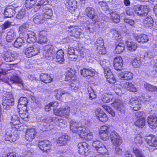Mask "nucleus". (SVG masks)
Masks as SVG:
<instances>
[{
	"mask_svg": "<svg viewBox=\"0 0 157 157\" xmlns=\"http://www.w3.org/2000/svg\"><path fill=\"white\" fill-rule=\"evenodd\" d=\"M51 44H49L43 47V54L45 58L48 60H52L55 57L56 53V61L60 64H63L64 62V52L62 50L58 51Z\"/></svg>",
	"mask_w": 157,
	"mask_h": 157,
	"instance_id": "f257e3e1",
	"label": "nucleus"
},
{
	"mask_svg": "<svg viewBox=\"0 0 157 157\" xmlns=\"http://www.w3.org/2000/svg\"><path fill=\"white\" fill-rule=\"evenodd\" d=\"M70 129L73 133L78 135L80 137L86 140H91L93 136L90 131L78 122L71 120L70 122Z\"/></svg>",
	"mask_w": 157,
	"mask_h": 157,
	"instance_id": "f03ea898",
	"label": "nucleus"
},
{
	"mask_svg": "<svg viewBox=\"0 0 157 157\" xmlns=\"http://www.w3.org/2000/svg\"><path fill=\"white\" fill-rule=\"evenodd\" d=\"M41 13H38L33 16V21L36 24L43 23L45 19L50 18L53 14L52 10L48 7L45 6L40 10Z\"/></svg>",
	"mask_w": 157,
	"mask_h": 157,
	"instance_id": "7ed1b4c3",
	"label": "nucleus"
},
{
	"mask_svg": "<svg viewBox=\"0 0 157 157\" xmlns=\"http://www.w3.org/2000/svg\"><path fill=\"white\" fill-rule=\"evenodd\" d=\"M92 146L95 148V150L92 153V157H104L105 155H109V152L105 146L100 140H93Z\"/></svg>",
	"mask_w": 157,
	"mask_h": 157,
	"instance_id": "20e7f679",
	"label": "nucleus"
},
{
	"mask_svg": "<svg viewBox=\"0 0 157 157\" xmlns=\"http://www.w3.org/2000/svg\"><path fill=\"white\" fill-rule=\"evenodd\" d=\"M124 89L134 92L138 91V89L132 83L125 81L121 82V85L117 84L114 88L116 94L120 96L124 93Z\"/></svg>",
	"mask_w": 157,
	"mask_h": 157,
	"instance_id": "39448f33",
	"label": "nucleus"
},
{
	"mask_svg": "<svg viewBox=\"0 0 157 157\" xmlns=\"http://www.w3.org/2000/svg\"><path fill=\"white\" fill-rule=\"evenodd\" d=\"M85 14L89 17L92 19L93 21L95 22V23L98 22L97 24L100 27H101L100 23H101L100 21H108L107 16L103 14H101L100 15V16L101 17L99 18L97 15H95V9L93 8L90 7L86 8L85 10Z\"/></svg>",
	"mask_w": 157,
	"mask_h": 157,
	"instance_id": "423d86ee",
	"label": "nucleus"
},
{
	"mask_svg": "<svg viewBox=\"0 0 157 157\" xmlns=\"http://www.w3.org/2000/svg\"><path fill=\"white\" fill-rule=\"evenodd\" d=\"M10 5V15L12 17L15 15L16 10L17 9L18 12L16 16V17L18 19H21L25 16L26 10L25 7H18V5L11 3Z\"/></svg>",
	"mask_w": 157,
	"mask_h": 157,
	"instance_id": "0eeeda50",
	"label": "nucleus"
},
{
	"mask_svg": "<svg viewBox=\"0 0 157 157\" xmlns=\"http://www.w3.org/2000/svg\"><path fill=\"white\" fill-rule=\"evenodd\" d=\"M40 46L39 44H36L26 48L25 53L26 57L31 58L39 54L40 51Z\"/></svg>",
	"mask_w": 157,
	"mask_h": 157,
	"instance_id": "6e6552de",
	"label": "nucleus"
},
{
	"mask_svg": "<svg viewBox=\"0 0 157 157\" xmlns=\"http://www.w3.org/2000/svg\"><path fill=\"white\" fill-rule=\"evenodd\" d=\"M89 147L88 144L85 142L79 143L78 145V153L82 155L90 156L92 152L89 149Z\"/></svg>",
	"mask_w": 157,
	"mask_h": 157,
	"instance_id": "1a4fd4ad",
	"label": "nucleus"
},
{
	"mask_svg": "<svg viewBox=\"0 0 157 157\" xmlns=\"http://www.w3.org/2000/svg\"><path fill=\"white\" fill-rule=\"evenodd\" d=\"M42 122H44L48 123L51 121L54 122L56 125L59 126L61 128L64 127L66 122L63 119L59 118L56 117H49L48 119H44L43 117L41 118Z\"/></svg>",
	"mask_w": 157,
	"mask_h": 157,
	"instance_id": "9d476101",
	"label": "nucleus"
},
{
	"mask_svg": "<svg viewBox=\"0 0 157 157\" xmlns=\"http://www.w3.org/2000/svg\"><path fill=\"white\" fill-rule=\"evenodd\" d=\"M110 132V126L105 124L101 126L99 133L100 138L104 140H107L109 138V133Z\"/></svg>",
	"mask_w": 157,
	"mask_h": 157,
	"instance_id": "9b49d317",
	"label": "nucleus"
},
{
	"mask_svg": "<svg viewBox=\"0 0 157 157\" xmlns=\"http://www.w3.org/2000/svg\"><path fill=\"white\" fill-rule=\"evenodd\" d=\"M70 108L68 107L65 108H60L58 109H54V114L61 117L68 118L70 113Z\"/></svg>",
	"mask_w": 157,
	"mask_h": 157,
	"instance_id": "f8f14e48",
	"label": "nucleus"
},
{
	"mask_svg": "<svg viewBox=\"0 0 157 157\" xmlns=\"http://www.w3.org/2000/svg\"><path fill=\"white\" fill-rule=\"evenodd\" d=\"M38 145L41 150L47 153H50L52 150V145L50 142L48 140L39 141Z\"/></svg>",
	"mask_w": 157,
	"mask_h": 157,
	"instance_id": "ddd939ff",
	"label": "nucleus"
},
{
	"mask_svg": "<svg viewBox=\"0 0 157 157\" xmlns=\"http://www.w3.org/2000/svg\"><path fill=\"white\" fill-rule=\"evenodd\" d=\"M135 9V13L138 16L141 17L146 16L150 10L148 7L145 5L137 6Z\"/></svg>",
	"mask_w": 157,
	"mask_h": 157,
	"instance_id": "4468645a",
	"label": "nucleus"
},
{
	"mask_svg": "<svg viewBox=\"0 0 157 157\" xmlns=\"http://www.w3.org/2000/svg\"><path fill=\"white\" fill-rule=\"evenodd\" d=\"M110 137L112 143L115 146H119L122 142L121 137L115 131L111 132Z\"/></svg>",
	"mask_w": 157,
	"mask_h": 157,
	"instance_id": "2eb2a0df",
	"label": "nucleus"
},
{
	"mask_svg": "<svg viewBox=\"0 0 157 157\" xmlns=\"http://www.w3.org/2000/svg\"><path fill=\"white\" fill-rule=\"evenodd\" d=\"M143 113L142 111H138L135 113L136 117L138 118L134 123L135 126L139 128H142L145 125V120L142 117Z\"/></svg>",
	"mask_w": 157,
	"mask_h": 157,
	"instance_id": "dca6fc26",
	"label": "nucleus"
},
{
	"mask_svg": "<svg viewBox=\"0 0 157 157\" xmlns=\"http://www.w3.org/2000/svg\"><path fill=\"white\" fill-rule=\"evenodd\" d=\"M95 113L96 116L100 121L105 122L108 120V117L107 115L101 108H98L96 109Z\"/></svg>",
	"mask_w": 157,
	"mask_h": 157,
	"instance_id": "f3484780",
	"label": "nucleus"
},
{
	"mask_svg": "<svg viewBox=\"0 0 157 157\" xmlns=\"http://www.w3.org/2000/svg\"><path fill=\"white\" fill-rule=\"evenodd\" d=\"M123 65V60L122 58L118 56L113 59V67L114 69L119 71L122 70Z\"/></svg>",
	"mask_w": 157,
	"mask_h": 157,
	"instance_id": "a211bd4d",
	"label": "nucleus"
},
{
	"mask_svg": "<svg viewBox=\"0 0 157 157\" xmlns=\"http://www.w3.org/2000/svg\"><path fill=\"white\" fill-rule=\"evenodd\" d=\"M36 133V131L34 128H28L25 133V139L28 141H32L35 138Z\"/></svg>",
	"mask_w": 157,
	"mask_h": 157,
	"instance_id": "6ab92c4d",
	"label": "nucleus"
},
{
	"mask_svg": "<svg viewBox=\"0 0 157 157\" xmlns=\"http://www.w3.org/2000/svg\"><path fill=\"white\" fill-rule=\"evenodd\" d=\"M94 22L95 23H93L92 22H90L89 21H87L86 22L87 25L85 27L86 30L90 33H93L94 32L96 29V26L95 25H95H97L99 28H102L104 25V24L102 22L100 21L101 23H100V25L101 27H100L97 24L98 22L95 23V22Z\"/></svg>",
	"mask_w": 157,
	"mask_h": 157,
	"instance_id": "aec40b11",
	"label": "nucleus"
},
{
	"mask_svg": "<svg viewBox=\"0 0 157 157\" xmlns=\"http://www.w3.org/2000/svg\"><path fill=\"white\" fill-rule=\"evenodd\" d=\"M145 139L147 143L150 146L155 147L157 146V138L154 135L149 134L145 137Z\"/></svg>",
	"mask_w": 157,
	"mask_h": 157,
	"instance_id": "412c9836",
	"label": "nucleus"
},
{
	"mask_svg": "<svg viewBox=\"0 0 157 157\" xmlns=\"http://www.w3.org/2000/svg\"><path fill=\"white\" fill-rule=\"evenodd\" d=\"M118 76L121 80H128L132 78L133 75L130 71H124L119 73Z\"/></svg>",
	"mask_w": 157,
	"mask_h": 157,
	"instance_id": "4be33fe9",
	"label": "nucleus"
},
{
	"mask_svg": "<svg viewBox=\"0 0 157 157\" xmlns=\"http://www.w3.org/2000/svg\"><path fill=\"white\" fill-rule=\"evenodd\" d=\"M104 74L106 80L110 84H113L116 82V80L109 68L105 69Z\"/></svg>",
	"mask_w": 157,
	"mask_h": 157,
	"instance_id": "5701e85b",
	"label": "nucleus"
},
{
	"mask_svg": "<svg viewBox=\"0 0 157 157\" xmlns=\"http://www.w3.org/2000/svg\"><path fill=\"white\" fill-rule=\"evenodd\" d=\"M112 106L117 110L120 111L121 113H124L125 109L123 103L122 101L118 100H116L112 104Z\"/></svg>",
	"mask_w": 157,
	"mask_h": 157,
	"instance_id": "b1692460",
	"label": "nucleus"
},
{
	"mask_svg": "<svg viewBox=\"0 0 157 157\" xmlns=\"http://www.w3.org/2000/svg\"><path fill=\"white\" fill-rule=\"evenodd\" d=\"M3 105L7 110L10 109V93L9 92L5 91L3 95Z\"/></svg>",
	"mask_w": 157,
	"mask_h": 157,
	"instance_id": "393cba45",
	"label": "nucleus"
},
{
	"mask_svg": "<svg viewBox=\"0 0 157 157\" xmlns=\"http://www.w3.org/2000/svg\"><path fill=\"white\" fill-rule=\"evenodd\" d=\"M147 122L151 128H156L157 127V117L155 115L148 116L147 118Z\"/></svg>",
	"mask_w": 157,
	"mask_h": 157,
	"instance_id": "a878e982",
	"label": "nucleus"
},
{
	"mask_svg": "<svg viewBox=\"0 0 157 157\" xmlns=\"http://www.w3.org/2000/svg\"><path fill=\"white\" fill-rule=\"evenodd\" d=\"M65 6L70 11L75 10L77 3L76 0H67L64 2Z\"/></svg>",
	"mask_w": 157,
	"mask_h": 157,
	"instance_id": "bb28decb",
	"label": "nucleus"
},
{
	"mask_svg": "<svg viewBox=\"0 0 157 157\" xmlns=\"http://www.w3.org/2000/svg\"><path fill=\"white\" fill-rule=\"evenodd\" d=\"M75 71L71 68H70L68 70L65 74V80L68 81L74 80L75 78Z\"/></svg>",
	"mask_w": 157,
	"mask_h": 157,
	"instance_id": "cd10ccee",
	"label": "nucleus"
},
{
	"mask_svg": "<svg viewBox=\"0 0 157 157\" xmlns=\"http://www.w3.org/2000/svg\"><path fill=\"white\" fill-rule=\"evenodd\" d=\"M124 41L122 40H119L116 43V48L115 50L116 53L117 54L122 53L124 50Z\"/></svg>",
	"mask_w": 157,
	"mask_h": 157,
	"instance_id": "c85d7f7f",
	"label": "nucleus"
},
{
	"mask_svg": "<svg viewBox=\"0 0 157 157\" xmlns=\"http://www.w3.org/2000/svg\"><path fill=\"white\" fill-rule=\"evenodd\" d=\"M80 72L81 75L84 77L88 76L92 77L95 75V71L94 70L91 68H84L80 70Z\"/></svg>",
	"mask_w": 157,
	"mask_h": 157,
	"instance_id": "c756f323",
	"label": "nucleus"
},
{
	"mask_svg": "<svg viewBox=\"0 0 157 157\" xmlns=\"http://www.w3.org/2000/svg\"><path fill=\"white\" fill-rule=\"evenodd\" d=\"M154 21L151 16H148L143 20L144 26L146 28L151 29L153 26Z\"/></svg>",
	"mask_w": 157,
	"mask_h": 157,
	"instance_id": "7c9ffc66",
	"label": "nucleus"
},
{
	"mask_svg": "<svg viewBox=\"0 0 157 157\" xmlns=\"http://www.w3.org/2000/svg\"><path fill=\"white\" fill-rule=\"evenodd\" d=\"M10 75L6 70L2 71L0 72V80L10 84V79L9 78Z\"/></svg>",
	"mask_w": 157,
	"mask_h": 157,
	"instance_id": "2f4dec72",
	"label": "nucleus"
},
{
	"mask_svg": "<svg viewBox=\"0 0 157 157\" xmlns=\"http://www.w3.org/2000/svg\"><path fill=\"white\" fill-rule=\"evenodd\" d=\"M140 102L138 100L132 98L130 101L129 105L132 109L137 111L141 107Z\"/></svg>",
	"mask_w": 157,
	"mask_h": 157,
	"instance_id": "473e14b6",
	"label": "nucleus"
},
{
	"mask_svg": "<svg viewBox=\"0 0 157 157\" xmlns=\"http://www.w3.org/2000/svg\"><path fill=\"white\" fill-rule=\"evenodd\" d=\"M70 137L67 134L63 135L58 138L57 141V144L60 145H63L67 144L70 140Z\"/></svg>",
	"mask_w": 157,
	"mask_h": 157,
	"instance_id": "72a5a7b5",
	"label": "nucleus"
},
{
	"mask_svg": "<svg viewBox=\"0 0 157 157\" xmlns=\"http://www.w3.org/2000/svg\"><path fill=\"white\" fill-rule=\"evenodd\" d=\"M12 71L10 72V75L11 74H13V76L10 78V82L12 83L17 84L20 87L23 86V83L21 79L16 74L14 75L12 74Z\"/></svg>",
	"mask_w": 157,
	"mask_h": 157,
	"instance_id": "f704fd0d",
	"label": "nucleus"
},
{
	"mask_svg": "<svg viewBox=\"0 0 157 157\" xmlns=\"http://www.w3.org/2000/svg\"><path fill=\"white\" fill-rule=\"evenodd\" d=\"M46 32L45 31H42L40 32L39 39L37 41V44H45L47 41V39L45 35Z\"/></svg>",
	"mask_w": 157,
	"mask_h": 157,
	"instance_id": "c9c22d12",
	"label": "nucleus"
},
{
	"mask_svg": "<svg viewBox=\"0 0 157 157\" xmlns=\"http://www.w3.org/2000/svg\"><path fill=\"white\" fill-rule=\"evenodd\" d=\"M134 37L138 42L140 43L147 42L149 40L147 36L144 34L134 35Z\"/></svg>",
	"mask_w": 157,
	"mask_h": 157,
	"instance_id": "e433bc0d",
	"label": "nucleus"
},
{
	"mask_svg": "<svg viewBox=\"0 0 157 157\" xmlns=\"http://www.w3.org/2000/svg\"><path fill=\"white\" fill-rule=\"evenodd\" d=\"M27 35L26 41L28 43H32L36 41V39L34 32L30 30L27 33Z\"/></svg>",
	"mask_w": 157,
	"mask_h": 157,
	"instance_id": "4c0bfd02",
	"label": "nucleus"
},
{
	"mask_svg": "<svg viewBox=\"0 0 157 157\" xmlns=\"http://www.w3.org/2000/svg\"><path fill=\"white\" fill-rule=\"evenodd\" d=\"M40 78V80L45 83H50L52 80V76L48 73L41 74Z\"/></svg>",
	"mask_w": 157,
	"mask_h": 157,
	"instance_id": "58836bf2",
	"label": "nucleus"
},
{
	"mask_svg": "<svg viewBox=\"0 0 157 157\" xmlns=\"http://www.w3.org/2000/svg\"><path fill=\"white\" fill-rule=\"evenodd\" d=\"M48 3V0H38L34 8L35 11H38L40 8L41 6H43V8L45 6L47 7L45 5ZM42 8V7L41 9Z\"/></svg>",
	"mask_w": 157,
	"mask_h": 157,
	"instance_id": "ea45409f",
	"label": "nucleus"
},
{
	"mask_svg": "<svg viewBox=\"0 0 157 157\" xmlns=\"http://www.w3.org/2000/svg\"><path fill=\"white\" fill-rule=\"evenodd\" d=\"M55 94L56 95V98L57 99L60 98V97L63 95L67 96L69 98L71 97V95L70 94L65 92L61 89L56 90L55 91Z\"/></svg>",
	"mask_w": 157,
	"mask_h": 157,
	"instance_id": "a19ab883",
	"label": "nucleus"
},
{
	"mask_svg": "<svg viewBox=\"0 0 157 157\" xmlns=\"http://www.w3.org/2000/svg\"><path fill=\"white\" fill-rule=\"evenodd\" d=\"M28 100L27 98L24 97H21L18 101V109H24V107L27 108Z\"/></svg>",
	"mask_w": 157,
	"mask_h": 157,
	"instance_id": "79ce46f5",
	"label": "nucleus"
},
{
	"mask_svg": "<svg viewBox=\"0 0 157 157\" xmlns=\"http://www.w3.org/2000/svg\"><path fill=\"white\" fill-rule=\"evenodd\" d=\"M31 30V27L28 24H26L19 27V32L21 34H25L27 33Z\"/></svg>",
	"mask_w": 157,
	"mask_h": 157,
	"instance_id": "37998d69",
	"label": "nucleus"
},
{
	"mask_svg": "<svg viewBox=\"0 0 157 157\" xmlns=\"http://www.w3.org/2000/svg\"><path fill=\"white\" fill-rule=\"evenodd\" d=\"M102 101L105 103L110 102L113 98V95L109 93H105L102 96Z\"/></svg>",
	"mask_w": 157,
	"mask_h": 157,
	"instance_id": "c03bdc74",
	"label": "nucleus"
},
{
	"mask_svg": "<svg viewBox=\"0 0 157 157\" xmlns=\"http://www.w3.org/2000/svg\"><path fill=\"white\" fill-rule=\"evenodd\" d=\"M127 49L130 51L133 52L135 51L137 48V44L132 41H126Z\"/></svg>",
	"mask_w": 157,
	"mask_h": 157,
	"instance_id": "a18cd8bd",
	"label": "nucleus"
},
{
	"mask_svg": "<svg viewBox=\"0 0 157 157\" xmlns=\"http://www.w3.org/2000/svg\"><path fill=\"white\" fill-rule=\"evenodd\" d=\"M18 113L19 116L21 118L24 119L25 121H28V113L26 107H24V109H20Z\"/></svg>",
	"mask_w": 157,
	"mask_h": 157,
	"instance_id": "49530a36",
	"label": "nucleus"
},
{
	"mask_svg": "<svg viewBox=\"0 0 157 157\" xmlns=\"http://www.w3.org/2000/svg\"><path fill=\"white\" fill-rule=\"evenodd\" d=\"M11 121H10V126L11 125L13 128H17V124L20 122L18 116L16 115H13L12 116Z\"/></svg>",
	"mask_w": 157,
	"mask_h": 157,
	"instance_id": "de8ad7c7",
	"label": "nucleus"
},
{
	"mask_svg": "<svg viewBox=\"0 0 157 157\" xmlns=\"http://www.w3.org/2000/svg\"><path fill=\"white\" fill-rule=\"evenodd\" d=\"M100 64L103 68L104 72H105V69L109 68V67L110 66L109 61L105 59H101L100 61Z\"/></svg>",
	"mask_w": 157,
	"mask_h": 157,
	"instance_id": "09e8293b",
	"label": "nucleus"
},
{
	"mask_svg": "<svg viewBox=\"0 0 157 157\" xmlns=\"http://www.w3.org/2000/svg\"><path fill=\"white\" fill-rule=\"evenodd\" d=\"M144 87L146 90L150 92H157V87L146 83L144 84Z\"/></svg>",
	"mask_w": 157,
	"mask_h": 157,
	"instance_id": "8fccbe9b",
	"label": "nucleus"
},
{
	"mask_svg": "<svg viewBox=\"0 0 157 157\" xmlns=\"http://www.w3.org/2000/svg\"><path fill=\"white\" fill-rule=\"evenodd\" d=\"M26 40H24L23 37L17 38L14 43V46L17 48H19L21 46L25 43Z\"/></svg>",
	"mask_w": 157,
	"mask_h": 157,
	"instance_id": "3c124183",
	"label": "nucleus"
},
{
	"mask_svg": "<svg viewBox=\"0 0 157 157\" xmlns=\"http://www.w3.org/2000/svg\"><path fill=\"white\" fill-rule=\"evenodd\" d=\"M68 53L70 55H73L72 57H70L71 60L75 61L78 58V56L76 54L75 48L73 47L68 48Z\"/></svg>",
	"mask_w": 157,
	"mask_h": 157,
	"instance_id": "603ef678",
	"label": "nucleus"
},
{
	"mask_svg": "<svg viewBox=\"0 0 157 157\" xmlns=\"http://www.w3.org/2000/svg\"><path fill=\"white\" fill-rule=\"evenodd\" d=\"M109 15L113 21L115 23L119 22L120 21V17L119 14L115 12L111 13Z\"/></svg>",
	"mask_w": 157,
	"mask_h": 157,
	"instance_id": "864d4df0",
	"label": "nucleus"
},
{
	"mask_svg": "<svg viewBox=\"0 0 157 157\" xmlns=\"http://www.w3.org/2000/svg\"><path fill=\"white\" fill-rule=\"evenodd\" d=\"M134 141L135 144L139 146L141 145L143 143V138L140 134H138L135 138Z\"/></svg>",
	"mask_w": 157,
	"mask_h": 157,
	"instance_id": "5fc2aeb1",
	"label": "nucleus"
},
{
	"mask_svg": "<svg viewBox=\"0 0 157 157\" xmlns=\"http://www.w3.org/2000/svg\"><path fill=\"white\" fill-rule=\"evenodd\" d=\"M78 26H70L67 27V28H68V29L67 30L68 33L69 35L71 36L74 37V33L76 32L75 31L74 29H77Z\"/></svg>",
	"mask_w": 157,
	"mask_h": 157,
	"instance_id": "6e6d98bb",
	"label": "nucleus"
},
{
	"mask_svg": "<svg viewBox=\"0 0 157 157\" xmlns=\"http://www.w3.org/2000/svg\"><path fill=\"white\" fill-rule=\"evenodd\" d=\"M102 107L105 110L110 114L112 117H114L115 116L114 112L113 110L109 106L105 105H103Z\"/></svg>",
	"mask_w": 157,
	"mask_h": 157,
	"instance_id": "4d7b16f0",
	"label": "nucleus"
},
{
	"mask_svg": "<svg viewBox=\"0 0 157 157\" xmlns=\"http://www.w3.org/2000/svg\"><path fill=\"white\" fill-rule=\"evenodd\" d=\"M99 5L101 7L102 9L104 11H107L109 10V7L106 2L103 1H100L99 2Z\"/></svg>",
	"mask_w": 157,
	"mask_h": 157,
	"instance_id": "13d9d810",
	"label": "nucleus"
},
{
	"mask_svg": "<svg viewBox=\"0 0 157 157\" xmlns=\"http://www.w3.org/2000/svg\"><path fill=\"white\" fill-rule=\"evenodd\" d=\"M73 82L71 84V89L74 90H76L79 88V83L78 81L73 80Z\"/></svg>",
	"mask_w": 157,
	"mask_h": 157,
	"instance_id": "bf43d9fd",
	"label": "nucleus"
},
{
	"mask_svg": "<svg viewBox=\"0 0 157 157\" xmlns=\"http://www.w3.org/2000/svg\"><path fill=\"white\" fill-rule=\"evenodd\" d=\"M88 92L89 94L90 98L91 99H94L96 98V95L94 90L91 88H89Z\"/></svg>",
	"mask_w": 157,
	"mask_h": 157,
	"instance_id": "052dcab7",
	"label": "nucleus"
},
{
	"mask_svg": "<svg viewBox=\"0 0 157 157\" xmlns=\"http://www.w3.org/2000/svg\"><path fill=\"white\" fill-rule=\"evenodd\" d=\"M97 48L98 53L100 54H105L106 53V51L104 45L102 46H98Z\"/></svg>",
	"mask_w": 157,
	"mask_h": 157,
	"instance_id": "680f3d73",
	"label": "nucleus"
},
{
	"mask_svg": "<svg viewBox=\"0 0 157 157\" xmlns=\"http://www.w3.org/2000/svg\"><path fill=\"white\" fill-rule=\"evenodd\" d=\"M133 152L136 157H144V155L138 148L133 149Z\"/></svg>",
	"mask_w": 157,
	"mask_h": 157,
	"instance_id": "e2e57ef3",
	"label": "nucleus"
},
{
	"mask_svg": "<svg viewBox=\"0 0 157 157\" xmlns=\"http://www.w3.org/2000/svg\"><path fill=\"white\" fill-rule=\"evenodd\" d=\"M154 55L151 52H146L144 53V59L145 60H148L152 58Z\"/></svg>",
	"mask_w": 157,
	"mask_h": 157,
	"instance_id": "0e129e2a",
	"label": "nucleus"
},
{
	"mask_svg": "<svg viewBox=\"0 0 157 157\" xmlns=\"http://www.w3.org/2000/svg\"><path fill=\"white\" fill-rule=\"evenodd\" d=\"M150 48L153 52H157V43L156 42H152L150 44Z\"/></svg>",
	"mask_w": 157,
	"mask_h": 157,
	"instance_id": "69168bd1",
	"label": "nucleus"
},
{
	"mask_svg": "<svg viewBox=\"0 0 157 157\" xmlns=\"http://www.w3.org/2000/svg\"><path fill=\"white\" fill-rule=\"evenodd\" d=\"M10 6H8L6 7L4 10V18H10Z\"/></svg>",
	"mask_w": 157,
	"mask_h": 157,
	"instance_id": "338daca9",
	"label": "nucleus"
},
{
	"mask_svg": "<svg viewBox=\"0 0 157 157\" xmlns=\"http://www.w3.org/2000/svg\"><path fill=\"white\" fill-rule=\"evenodd\" d=\"M141 62L140 60H138L136 59L133 60L132 62V65L135 68L138 67L140 64Z\"/></svg>",
	"mask_w": 157,
	"mask_h": 157,
	"instance_id": "774afa93",
	"label": "nucleus"
}]
</instances>
